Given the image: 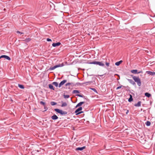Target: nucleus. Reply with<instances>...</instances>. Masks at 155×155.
<instances>
[{"mask_svg": "<svg viewBox=\"0 0 155 155\" xmlns=\"http://www.w3.org/2000/svg\"><path fill=\"white\" fill-rule=\"evenodd\" d=\"M146 72L148 74H149L152 76L155 75V72H153L150 71H147Z\"/></svg>", "mask_w": 155, "mask_h": 155, "instance_id": "obj_10", "label": "nucleus"}, {"mask_svg": "<svg viewBox=\"0 0 155 155\" xmlns=\"http://www.w3.org/2000/svg\"><path fill=\"white\" fill-rule=\"evenodd\" d=\"M150 124H151L150 122L149 121H147L146 122V124L147 126H150Z\"/></svg>", "mask_w": 155, "mask_h": 155, "instance_id": "obj_24", "label": "nucleus"}, {"mask_svg": "<svg viewBox=\"0 0 155 155\" xmlns=\"http://www.w3.org/2000/svg\"><path fill=\"white\" fill-rule=\"evenodd\" d=\"M85 148V147L84 146L81 147H78L77 148L76 150H82Z\"/></svg>", "mask_w": 155, "mask_h": 155, "instance_id": "obj_9", "label": "nucleus"}, {"mask_svg": "<svg viewBox=\"0 0 155 155\" xmlns=\"http://www.w3.org/2000/svg\"><path fill=\"white\" fill-rule=\"evenodd\" d=\"M54 110L61 115H65L67 114L66 112L63 111L62 110L58 109H55Z\"/></svg>", "mask_w": 155, "mask_h": 155, "instance_id": "obj_2", "label": "nucleus"}, {"mask_svg": "<svg viewBox=\"0 0 155 155\" xmlns=\"http://www.w3.org/2000/svg\"><path fill=\"white\" fill-rule=\"evenodd\" d=\"M106 65L107 66H109V63H106Z\"/></svg>", "mask_w": 155, "mask_h": 155, "instance_id": "obj_35", "label": "nucleus"}, {"mask_svg": "<svg viewBox=\"0 0 155 155\" xmlns=\"http://www.w3.org/2000/svg\"><path fill=\"white\" fill-rule=\"evenodd\" d=\"M116 75H117V76H118L119 77V78H118V79H120V76H119V75H118V74H116Z\"/></svg>", "mask_w": 155, "mask_h": 155, "instance_id": "obj_36", "label": "nucleus"}, {"mask_svg": "<svg viewBox=\"0 0 155 155\" xmlns=\"http://www.w3.org/2000/svg\"><path fill=\"white\" fill-rule=\"evenodd\" d=\"M73 84V83H68L66 84L65 86L67 87L68 86H69L70 85L72 84Z\"/></svg>", "mask_w": 155, "mask_h": 155, "instance_id": "obj_28", "label": "nucleus"}, {"mask_svg": "<svg viewBox=\"0 0 155 155\" xmlns=\"http://www.w3.org/2000/svg\"><path fill=\"white\" fill-rule=\"evenodd\" d=\"M84 102H81L78 104L76 106V107L81 106L82 104L84 103Z\"/></svg>", "mask_w": 155, "mask_h": 155, "instance_id": "obj_15", "label": "nucleus"}, {"mask_svg": "<svg viewBox=\"0 0 155 155\" xmlns=\"http://www.w3.org/2000/svg\"><path fill=\"white\" fill-rule=\"evenodd\" d=\"M133 78L135 82H136L137 85L139 86H140L141 85V82L140 80L138 77H136L134 76L133 77Z\"/></svg>", "mask_w": 155, "mask_h": 155, "instance_id": "obj_1", "label": "nucleus"}, {"mask_svg": "<svg viewBox=\"0 0 155 155\" xmlns=\"http://www.w3.org/2000/svg\"><path fill=\"white\" fill-rule=\"evenodd\" d=\"M145 95L148 97H150L151 96V94L148 93H146L145 94Z\"/></svg>", "mask_w": 155, "mask_h": 155, "instance_id": "obj_21", "label": "nucleus"}, {"mask_svg": "<svg viewBox=\"0 0 155 155\" xmlns=\"http://www.w3.org/2000/svg\"><path fill=\"white\" fill-rule=\"evenodd\" d=\"M128 80L131 84L133 85H136V84H135V82L132 80L131 79H128Z\"/></svg>", "mask_w": 155, "mask_h": 155, "instance_id": "obj_11", "label": "nucleus"}, {"mask_svg": "<svg viewBox=\"0 0 155 155\" xmlns=\"http://www.w3.org/2000/svg\"><path fill=\"white\" fill-rule=\"evenodd\" d=\"M52 84L55 86L56 87H57L58 86V84L57 82H54L52 83Z\"/></svg>", "mask_w": 155, "mask_h": 155, "instance_id": "obj_20", "label": "nucleus"}, {"mask_svg": "<svg viewBox=\"0 0 155 155\" xmlns=\"http://www.w3.org/2000/svg\"><path fill=\"white\" fill-rule=\"evenodd\" d=\"M67 81L66 80H64L61 81L59 84L58 87H60L62 85H64L65 83Z\"/></svg>", "mask_w": 155, "mask_h": 155, "instance_id": "obj_5", "label": "nucleus"}, {"mask_svg": "<svg viewBox=\"0 0 155 155\" xmlns=\"http://www.w3.org/2000/svg\"><path fill=\"white\" fill-rule=\"evenodd\" d=\"M16 32H17V33H18V34H22L24 33H22V32H21L20 31H17Z\"/></svg>", "mask_w": 155, "mask_h": 155, "instance_id": "obj_32", "label": "nucleus"}, {"mask_svg": "<svg viewBox=\"0 0 155 155\" xmlns=\"http://www.w3.org/2000/svg\"><path fill=\"white\" fill-rule=\"evenodd\" d=\"M64 98H68L69 97V95H64Z\"/></svg>", "mask_w": 155, "mask_h": 155, "instance_id": "obj_26", "label": "nucleus"}, {"mask_svg": "<svg viewBox=\"0 0 155 155\" xmlns=\"http://www.w3.org/2000/svg\"><path fill=\"white\" fill-rule=\"evenodd\" d=\"M89 56H90V55H88V56H87V57L85 56V58H89Z\"/></svg>", "mask_w": 155, "mask_h": 155, "instance_id": "obj_38", "label": "nucleus"}, {"mask_svg": "<svg viewBox=\"0 0 155 155\" xmlns=\"http://www.w3.org/2000/svg\"><path fill=\"white\" fill-rule=\"evenodd\" d=\"M31 40V39L30 38H26L24 40V41L27 42H28L30 41Z\"/></svg>", "mask_w": 155, "mask_h": 155, "instance_id": "obj_22", "label": "nucleus"}, {"mask_svg": "<svg viewBox=\"0 0 155 155\" xmlns=\"http://www.w3.org/2000/svg\"><path fill=\"white\" fill-rule=\"evenodd\" d=\"M90 64L99 65L101 66H104V64L102 63V62L99 61H93L90 63Z\"/></svg>", "mask_w": 155, "mask_h": 155, "instance_id": "obj_3", "label": "nucleus"}, {"mask_svg": "<svg viewBox=\"0 0 155 155\" xmlns=\"http://www.w3.org/2000/svg\"><path fill=\"white\" fill-rule=\"evenodd\" d=\"M18 86L19 88L21 89H24V86L22 85H21L19 84H18Z\"/></svg>", "mask_w": 155, "mask_h": 155, "instance_id": "obj_23", "label": "nucleus"}, {"mask_svg": "<svg viewBox=\"0 0 155 155\" xmlns=\"http://www.w3.org/2000/svg\"><path fill=\"white\" fill-rule=\"evenodd\" d=\"M137 70H133L131 71V73L133 74H137V73H140L142 72V71H140L138 72H137Z\"/></svg>", "mask_w": 155, "mask_h": 155, "instance_id": "obj_8", "label": "nucleus"}, {"mask_svg": "<svg viewBox=\"0 0 155 155\" xmlns=\"http://www.w3.org/2000/svg\"><path fill=\"white\" fill-rule=\"evenodd\" d=\"M121 87H122L121 86H119L116 89L118 90L119 89H120L121 88Z\"/></svg>", "mask_w": 155, "mask_h": 155, "instance_id": "obj_34", "label": "nucleus"}, {"mask_svg": "<svg viewBox=\"0 0 155 155\" xmlns=\"http://www.w3.org/2000/svg\"><path fill=\"white\" fill-rule=\"evenodd\" d=\"M128 112V110L126 114H127V113Z\"/></svg>", "mask_w": 155, "mask_h": 155, "instance_id": "obj_39", "label": "nucleus"}, {"mask_svg": "<svg viewBox=\"0 0 155 155\" xmlns=\"http://www.w3.org/2000/svg\"><path fill=\"white\" fill-rule=\"evenodd\" d=\"M62 104L61 105V107H64L66 106L67 105V104L66 102H63L62 101Z\"/></svg>", "mask_w": 155, "mask_h": 155, "instance_id": "obj_17", "label": "nucleus"}, {"mask_svg": "<svg viewBox=\"0 0 155 155\" xmlns=\"http://www.w3.org/2000/svg\"><path fill=\"white\" fill-rule=\"evenodd\" d=\"M62 66V65H61L60 64H58V65H56L54 66L53 67L51 68H50V69L51 70H53L54 69H55L56 68H57L59 67H61Z\"/></svg>", "mask_w": 155, "mask_h": 155, "instance_id": "obj_6", "label": "nucleus"}, {"mask_svg": "<svg viewBox=\"0 0 155 155\" xmlns=\"http://www.w3.org/2000/svg\"><path fill=\"white\" fill-rule=\"evenodd\" d=\"M61 43L60 42H58L56 43H53L52 44V46L54 47H56L60 45Z\"/></svg>", "mask_w": 155, "mask_h": 155, "instance_id": "obj_7", "label": "nucleus"}, {"mask_svg": "<svg viewBox=\"0 0 155 155\" xmlns=\"http://www.w3.org/2000/svg\"><path fill=\"white\" fill-rule=\"evenodd\" d=\"M141 102L139 101L137 103L135 104L134 105L136 107H140L141 106Z\"/></svg>", "mask_w": 155, "mask_h": 155, "instance_id": "obj_16", "label": "nucleus"}, {"mask_svg": "<svg viewBox=\"0 0 155 155\" xmlns=\"http://www.w3.org/2000/svg\"><path fill=\"white\" fill-rule=\"evenodd\" d=\"M123 61L122 60H121L115 63V64L117 66H119L120 64Z\"/></svg>", "mask_w": 155, "mask_h": 155, "instance_id": "obj_14", "label": "nucleus"}, {"mask_svg": "<svg viewBox=\"0 0 155 155\" xmlns=\"http://www.w3.org/2000/svg\"><path fill=\"white\" fill-rule=\"evenodd\" d=\"M40 103L41 104L43 105L44 106L45 108V103L44 102H43V101H41L40 102Z\"/></svg>", "mask_w": 155, "mask_h": 155, "instance_id": "obj_29", "label": "nucleus"}, {"mask_svg": "<svg viewBox=\"0 0 155 155\" xmlns=\"http://www.w3.org/2000/svg\"><path fill=\"white\" fill-rule=\"evenodd\" d=\"M76 96H78L79 97H83L82 95L81 94H78L76 95Z\"/></svg>", "mask_w": 155, "mask_h": 155, "instance_id": "obj_31", "label": "nucleus"}, {"mask_svg": "<svg viewBox=\"0 0 155 155\" xmlns=\"http://www.w3.org/2000/svg\"><path fill=\"white\" fill-rule=\"evenodd\" d=\"M58 118V117L55 115H54L51 117L52 119L54 120H57Z\"/></svg>", "mask_w": 155, "mask_h": 155, "instance_id": "obj_12", "label": "nucleus"}, {"mask_svg": "<svg viewBox=\"0 0 155 155\" xmlns=\"http://www.w3.org/2000/svg\"><path fill=\"white\" fill-rule=\"evenodd\" d=\"M72 93L74 94H76L77 93H79V92L78 91L74 90L73 91Z\"/></svg>", "mask_w": 155, "mask_h": 155, "instance_id": "obj_19", "label": "nucleus"}, {"mask_svg": "<svg viewBox=\"0 0 155 155\" xmlns=\"http://www.w3.org/2000/svg\"><path fill=\"white\" fill-rule=\"evenodd\" d=\"M132 100H133V98H132V96L131 95H130V97L129 98V99L128 100V101L129 102H130V101H132Z\"/></svg>", "mask_w": 155, "mask_h": 155, "instance_id": "obj_27", "label": "nucleus"}, {"mask_svg": "<svg viewBox=\"0 0 155 155\" xmlns=\"http://www.w3.org/2000/svg\"><path fill=\"white\" fill-rule=\"evenodd\" d=\"M51 105L54 106L56 105L57 104V103L56 102L52 101L51 102Z\"/></svg>", "mask_w": 155, "mask_h": 155, "instance_id": "obj_25", "label": "nucleus"}, {"mask_svg": "<svg viewBox=\"0 0 155 155\" xmlns=\"http://www.w3.org/2000/svg\"><path fill=\"white\" fill-rule=\"evenodd\" d=\"M49 88H50L51 89H52L54 90V87L52 84H49Z\"/></svg>", "mask_w": 155, "mask_h": 155, "instance_id": "obj_18", "label": "nucleus"}, {"mask_svg": "<svg viewBox=\"0 0 155 155\" xmlns=\"http://www.w3.org/2000/svg\"><path fill=\"white\" fill-rule=\"evenodd\" d=\"M116 75H117V76H118L119 77V78H118V79H120V76H119V75H118V74H116Z\"/></svg>", "mask_w": 155, "mask_h": 155, "instance_id": "obj_37", "label": "nucleus"}, {"mask_svg": "<svg viewBox=\"0 0 155 155\" xmlns=\"http://www.w3.org/2000/svg\"><path fill=\"white\" fill-rule=\"evenodd\" d=\"M0 58H10L7 55H2L0 56Z\"/></svg>", "mask_w": 155, "mask_h": 155, "instance_id": "obj_13", "label": "nucleus"}, {"mask_svg": "<svg viewBox=\"0 0 155 155\" xmlns=\"http://www.w3.org/2000/svg\"><path fill=\"white\" fill-rule=\"evenodd\" d=\"M7 59H8L9 60H10V59H10V58Z\"/></svg>", "mask_w": 155, "mask_h": 155, "instance_id": "obj_40", "label": "nucleus"}, {"mask_svg": "<svg viewBox=\"0 0 155 155\" xmlns=\"http://www.w3.org/2000/svg\"><path fill=\"white\" fill-rule=\"evenodd\" d=\"M91 89L92 90H93V91H94V92H97V91L96 90L95 88H92Z\"/></svg>", "mask_w": 155, "mask_h": 155, "instance_id": "obj_33", "label": "nucleus"}, {"mask_svg": "<svg viewBox=\"0 0 155 155\" xmlns=\"http://www.w3.org/2000/svg\"><path fill=\"white\" fill-rule=\"evenodd\" d=\"M47 41H51V40L49 38H48L47 39Z\"/></svg>", "mask_w": 155, "mask_h": 155, "instance_id": "obj_30", "label": "nucleus"}, {"mask_svg": "<svg viewBox=\"0 0 155 155\" xmlns=\"http://www.w3.org/2000/svg\"><path fill=\"white\" fill-rule=\"evenodd\" d=\"M82 110V107H79L75 111V113H76V115L80 114L83 112V111H80L81 110Z\"/></svg>", "mask_w": 155, "mask_h": 155, "instance_id": "obj_4", "label": "nucleus"}]
</instances>
